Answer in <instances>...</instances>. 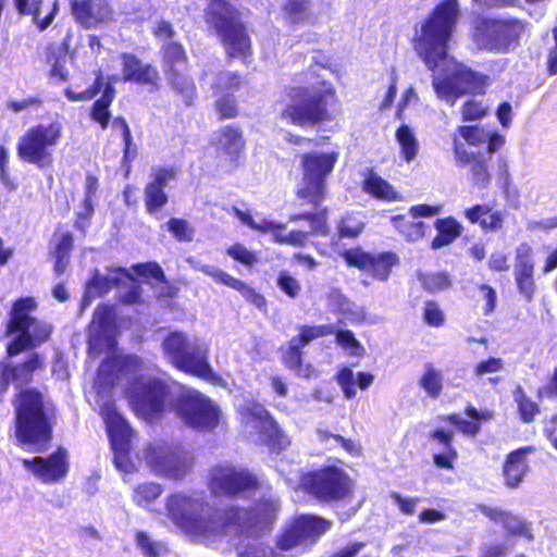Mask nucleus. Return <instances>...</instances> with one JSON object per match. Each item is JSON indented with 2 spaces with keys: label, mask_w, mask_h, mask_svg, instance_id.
<instances>
[{
  "label": "nucleus",
  "mask_w": 557,
  "mask_h": 557,
  "mask_svg": "<svg viewBox=\"0 0 557 557\" xmlns=\"http://www.w3.org/2000/svg\"><path fill=\"white\" fill-rule=\"evenodd\" d=\"M72 10L75 18L87 28L108 22L112 17V11L106 0H74Z\"/></svg>",
  "instance_id": "obj_25"
},
{
  "label": "nucleus",
  "mask_w": 557,
  "mask_h": 557,
  "mask_svg": "<svg viewBox=\"0 0 557 557\" xmlns=\"http://www.w3.org/2000/svg\"><path fill=\"white\" fill-rule=\"evenodd\" d=\"M336 342L351 356H360L363 351L362 346L351 331H338L336 333Z\"/></svg>",
  "instance_id": "obj_57"
},
{
  "label": "nucleus",
  "mask_w": 557,
  "mask_h": 557,
  "mask_svg": "<svg viewBox=\"0 0 557 557\" xmlns=\"http://www.w3.org/2000/svg\"><path fill=\"white\" fill-rule=\"evenodd\" d=\"M288 98L289 102L281 112L283 120L306 126L333 119L329 106L335 99V90L331 84L323 82L319 86L292 88Z\"/></svg>",
  "instance_id": "obj_4"
},
{
  "label": "nucleus",
  "mask_w": 557,
  "mask_h": 557,
  "mask_svg": "<svg viewBox=\"0 0 557 557\" xmlns=\"http://www.w3.org/2000/svg\"><path fill=\"white\" fill-rule=\"evenodd\" d=\"M364 227V223L362 221L361 214H347L344 216L339 224V235L341 237H349L354 238L358 236Z\"/></svg>",
  "instance_id": "obj_52"
},
{
  "label": "nucleus",
  "mask_w": 557,
  "mask_h": 557,
  "mask_svg": "<svg viewBox=\"0 0 557 557\" xmlns=\"http://www.w3.org/2000/svg\"><path fill=\"white\" fill-rule=\"evenodd\" d=\"M457 14L456 0H446L438 4L422 24L414 45L417 53L430 70L453 65L450 74L443 77L433 75L432 82L437 97L450 106H454L461 95L476 91L482 85L480 75L448 59L447 44L456 24Z\"/></svg>",
  "instance_id": "obj_2"
},
{
  "label": "nucleus",
  "mask_w": 557,
  "mask_h": 557,
  "mask_svg": "<svg viewBox=\"0 0 557 557\" xmlns=\"http://www.w3.org/2000/svg\"><path fill=\"white\" fill-rule=\"evenodd\" d=\"M162 493L161 486L157 483H145L139 485L135 490L134 499L139 506H145L146 504L158 498Z\"/></svg>",
  "instance_id": "obj_56"
},
{
  "label": "nucleus",
  "mask_w": 557,
  "mask_h": 557,
  "mask_svg": "<svg viewBox=\"0 0 557 557\" xmlns=\"http://www.w3.org/2000/svg\"><path fill=\"white\" fill-rule=\"evenodd\" d=\"M437 235L431 243L432 249H440L454 243L462 233V225L453 216L437 219L434 223Z\"/></svg>",
  "instance_id": "obj_34"
},
{
  "label": "nucleus",
  "mask_w": 557,
  "mask_h": 557,
  "mask_svg": "<svg viewBox=\"0 0 557 557\" xmlns=\"http://www.w3.org/2000/svg\"><path fill=\"white\" fill-rule=\"evenodd\" d=\"M215 274L219 275L216 282L238 290L246 298H252L253 302L257 306H261L264 302L263 297L256 294L255 290L251 287H249L245 282L231 276L228 273L224 271L216 272Z\"/></svg>",
  "instance_id": "obj_48"
},
{
  "label": "nucleus",
  "mask_w": 557,
  "mask_h": 557,
  "mask_svg": "<svg viewBox=\"0 0 557 557\" xmlns=\"http://www.w3.org/2000/svg\"><path fill=\"white\" fill-rule=\"evenodd\" d=\"M216 149L221 157H225L230 168H235L243 156L245 140L239 129L224 126L216 135Z\"/></svg>",
  "instance_id": "obj_28"
},
{
  "label": "nucleus",
  "mask_w": 557,
  "mask_h": 557,
  "mask_svg": "<svg viewBox=\"0 0 557 557\" xmlns=\"http://www.w3.org/2000/svg\"><path fill=\"white\" fill-rule=\"evenodd\" d=\"M101 77L98 76L92 87L87 88L81 92H75L72 89H65V95L71 101H86L92 99L101 89Z\"/></svg>",
  "instance_id": "obj_61"
},
{
  "label": "nucleus",
  "mask_w": 557,
  "mask_h": 557,
  "mask_svg": "<svg viewBox=\"0 0 557 557\" xmlns=\"http://www.w3.org/2000/svg\"><path fill=\"white\" fill-rule=\"evenodd\" d=\"M487 108L482 102L469 100L462 107V116L465 121H474L483 117Z\"/></svg>",
  "instance_id": "obj_62"
},
{
  "label": "nucleus",
  "mask_w": 557,
  "mask_h": 557,
  "mask_svg": "<svg viewBox=\"0 0 557 557\" xmlns=\"http://www.w3.org/2000/svg\"><path fill=\"white\" fill-rule=\"evenodd\" d=\"M211 74L203 71L201 81L209 84L216 94L220 92H234L242 86V77L232 72H221L214 78H210Z\"/></svg>",
  "instance_id": "obj_36"
},
{
  "label": "nucleus",
  "mask_w": 557,
  "mask_h": 557,
  "mask_svg": "<svg viewBox=\"0 0 557 557\" xmlns=\"http://www.w3.org/2000/svg\"><path fill=\"white\" fill-rule=\"evenodd\" d=\"M168 230L178 242L189 243L194 239L195 230L190 223L184 219L171 218L168 223Z\"/></svg>",
  "instance_id": "obj_51"
},
{
  "label": "nucleus",
  "mask_w": 557,
  "mask_h": 557,
  "mask_svg": "<svg viewBox=\"0 0 557 557\" xmlns=\"http://www.w3.org/2000/svg\"><path fill=\"white\" fill-rule=\"evenodd\" d=\"M206 21L215 29L231 58L245 60L250 54V38L238 21L236 11L227 2L211 0Z\"/></svg>",
  "instance_id": "obj_5"
},
{
  "label": "nucleus",
  "mask_w": 557,
  "mask_h": 557,
  "mask_svg": "<svg viewBox=\"0 0 557 557\" xmlns=\"http://www.w3.org/2000/svg\"><path fill=\"white\" fill-rule=\"evenodd\" d=\"M363 190L375 198L393 201L398 200V194L393 186L377 174L370 172L363 181Z\"/></svg>",
  "instance_id": "obj_37"
},
{
  "label": "nucleus",
  "mask_w": 557,
  "mask_h": 557,
  "mask_svg": "<svg viewBox=\"0 0 557 557\" xmlns=\"http://www.w3.org/2000/svg\"><path fill=\"white\" fill-rule=\"evenodd\" d=\"M239 414L246 431L258 434L261 442L273 438L277 433V425L265 408L256 401L247 400L239 407Z\"/></svg>",
  "instance_id": "obj_20"
},
{
  "label": "nucleus",
  "mask_w": 557,
  "mask_h": 557,
  "mask_svg": "<svg viewBox=\"0 0 557 557\" xmlns=\"http://www.w3.org/2000/svg\"><path fill=\"white\" fill-rule=\"evenodd\" d=\"M122 74L125 82H134L140 85L158 86L159 71L151 64H144L134 54L122 55Z\"/></svg>",
  "instance_id": "obj_27"
},
{
  "label": "nucleus",
  "mask_w": 557,
  "mask_h": 557,
  "mask_svg": "<svg viewBox=\"0 0 557 557\" xmlns=\"http://www.w3.org/2000/svg\"><path fill=\"white\" fill-rule=\"evenodd\" d=\"M236 553L238 557H278L273 548L257 539L240 542Z\"/></svg>",
  "instance_id": "obj_44"
},
{
  "label": "nucleus",
  "mask_w": 557,
  "mask_h": 557,
  "mask_svg": "<svg viewBox=\"0 0 557 557\" xmlns=\"http://www.w3.org/2000/svg\"><path fill=\"white\" fill-rule=\"evenodd\" d=\"M123 276L119 273V269L112 271L109 275H101L96 272L86 287V293L83 297V308L88 307L91 298L107 294L113 287H119L122 284Z\"/></svg>",
  "instance_id": "obj_32"
},
{
  "label": "nucleus",
  "mask_w": 557,
  "mask_h": 557,
  "mask_svg": "<svg viewBox=\"0 0 557 557\" xmlns=\"http://www.w3.org/2000/svg\"><path fill=\"white\" fill-rule=\"evenodd\" d=\"M127 394L135 412L148 419L165 409L170 401L171 387L160 379L138 380L132 384Z\"/></svg>",
  "instance_id": "obj_13"
},
{
  "label": "nucleus",
  "mask_w": 557,
  "mask_h": 557,
  "mask_svg": "<svg viewBox=\"0 0 557 557\" xmlns=\"http://www.w3.org/2000/svg\"><path fill=\"white\" fill-rule=\"evenodd\" d=\"M533 451L532 447H524L511 451L504 463L503 476L505 485L509 488H517L529 471L527 456Z\"/></svg>",
  "instance_id": "obj_29"
},
{
  "label": "nucleus",
  "mask_w": 557,
  "mask_h": 557,
  "mask_svg": "<svg viewBox=\"0 0 557 557\" xmlns=\"http://www.w3.org/2000/svg\"><path fill=\"white\" fill-rule=\"evenodd\" d=\"M15 434L23 446H34L36 451L46 448L51 440V425L45 411L40 393L22 391L15 401Z\"/></svg>",
  "instance_id": "obj_3"
},
{
  "label": "nucleus",
  "mask_w": 557,
  "mask_h": 557,
  "mask_svg": "<svg viewBox=\"0 0 557 557\" xmlns=\"http://www.w3.org/2000/svg\"><path fill=\"white\" fill-rule=\"evenodd\" d=\"M332 522L319 516H301L286 530L277 543V548L289 550L299 545L313 543L331 529Z\"/></svg>",
  "instance_id": "obj_17"
},
{
  "label": "nucleus",
  "mask_w": 557,
  "mask_h": 557,
  "mask_svg": "<svg viewBox=\"0 0 557 557\" xmlns=\"http://www.w3.org/2000/svg\"><path fill=\"white\" fill-rule=\"evenodd\" d=\"M418 280L425 290L436 293L449 287L450 280L446 273H418Z\"/></svg>",
  "instance_id": "obj_49"
},
{
  "label": "nucleus",
  "mask_w": 557,
  "mask_h": 557,
  "mask_svg": "<svg viewBox=\"0 0 557 557\" xmlns=\"http://www.w3.org/2000/svg\"><path fill=\"white\" fill-rule=\"evenodd\" d=\"M166 509L170 519L185 534L208 544L231 524L251 535L269 529L278 510V502L269 497L259 500L251 509L231 508L222 519L200 494L178 493L169 497Z\"/></svg>",
  "instance_id": "obj_1"
},
{
  "label": "nucleus",
  "mask_w": 557,
  "mask_h": 557,
  "mask_svg": "<svg viewBox=\"0 0 557 557\" xmlns=\"http://www.w3.org/2000/svg\"><path fill=\"white\" fill-rule=\"evenodd\" d=\"M481 512L492 521L502 524L506 532L511 536L523 537L532 542L534 536L531 523L527 522L520 516L506 511L497 507L483 506Z\"/></svg>",
  "instance_id": "obj_26"
},
{
  "label": "nucleus",
  "mask_w": 557,
  "mask_h": 557,
  "mask_svg": "<svg viewBox=\"0 0 557 557\" xmlns=\"http://www.w3.org/2000/svg\"><path fill=\"white\" fill-rule=\"evenodd\" d=\"M175 171L165 168H152L150 181L144 188V202L149 214L154 215L168 203L169 197L165 193L168 184L174 180Z\"/></svg>",
  "instance_id": "obj_21"
},
{
  "label": "nucleus",
  "mask_w": 557,
  "mask_h": 557,
  "mask_svg": "<svg viewBox=\"0 0 557 557\" xmlns=\"http://www.w3.org/2000/svg\"><path fill=\"white\" fill-rule=\"evenodd\" d=\"M41 360L38 354H33L28 360L22 364L11 368L12 382L20 387L32 380L33 372L39 368Z\"/></svg>",
  "instance_id": "obj_46"
},
{
  "label": "nucleus",
  "mask_w": 557,
  "mask_h": 557,
  "mask_svg": "<svg viewBox=\"0 0 557 557\" xmlns=\"http://www.w3.org/2000/svg\"><path fill=\"white\" fill-rule=\"evenodd\" d=\"M161 52L162 69L168 83L182 96L187 106H191L196 98V88L187 75L188 58L184 47L176 41H164Z\"/></svg>",
  "instance_id": "obj_12"
},
{
  "label": "nucleus",
  "mask_w": 557,
  "mask_h": 557,
  "mask_svg": "<svg viewBox=\"0 0 557 557\" xmlns=\"http://www.w3.org/2000/svg\"><path fill=\"white\" fill-rule=\"evenodd\" d=\"M337 159V152L313 151L302 154V178L297 190L298 198L319 206L324 198L326 177L332 173Z\"/></svg>",
  "instance_id": "obj_9"
},
{
  "label": "nucleus",
  "mask_w": 557,
  "mask_h": 557,
  "mask_svg": "<svg viewBox=\"0 0 557 557\" xmlns=\"http://www.w3.org/2000/svg\"><path fill=\"white\" fill-rule=\"evenodd\" d=\"M458 133L470 146L479 147L488 139V131L480 126H459Z\"/></svg>",
  "instance_id": "obj_53"
},
{
  "label": "nucleus",
  "mask_w": 557,
  "mask_h": 557,
  "mask_svg": "<svg viewBox=\"0 0 557 557\" xmlns=\"http://www.w3.org/2000/svg\"><path fill=\"white\" fill-rule=\"evenodd\" d=\"M299 341L289 342L288 349L284 355L285 366L294 371L298 376L310 379L312 376H317V370L311 366H302L301 361V348L298 346Z\"/></svg>",
  "instance_id": "obj_39"
},
{
  "label": "nucleus",
  "mask_w": 557,
  "mask_h": 557,
  "mask_svg": "<svg viewBox=\"0 0 557 557\" xmlns=\"http://www.w3.org/2000/svg\"><path fill=\"white\" fill-rule=\"evenodd\" d=\"M169 361L178 370L209 379L213 370L209 364V345L198 338L189 339L183 332H172L162 344Z\"/></svg>",
  "instance_id": "obj_6"
},
{
  "label": "nucleus",
  "mask_w": 557,
  "mask_h": 557,
  "mask_svg": "<svg viewBox=\"0 0 557 557\" xmlns=\"http://www.w3.org/2000/svg\"><path fill=\"white\" fill-rule=\"evenodd\" d=\"M419 385L431 398H437L443 389V374L432 363L424 364V373L419 381Z\"/></svg>",
  "instance_id": "obj_42"
},
{
  "label": "nucleus",
  "mask_w": 557,
  "mask_h": 557,
  "mask_svg": "<svg viewBox=\"0 0 557 557\" xmlns=\"http://www.w3.org/2000/svg\"><path fill=\"white\" fill-rule=\"evenodd\" d=\"M277 286L289 297L296 298L301 290L300 283L287 271H282L277 278Z\"/></svg>",
  "instance_id": "obj_59"
},
{
  "label": "nucleus",
  "mask_w": 557,
  "mask_h": 557,
  "mask_svg": "<svg viewBox=\"0 0 557 557\" xmlns=\"http://www.w3.org/2000/svg\"><path fill=\"white\" fill-rule=\"evenodd\" d=\"M22 463L26 470L45 483L55 482L67 472L66 451L61 448L47 458L22 459Z\"/></svg>",
  "instance_id": "obj_22"
},
{
  "label": "nucleus",
  "mask_w": 557,
  "mask_h": 557,
  "mask_svg": "<svg viewBox=\"0 0 557 557\" xmlns=\"http://www.w3.org/2000/svg\"><path fill=\"white\" fill-rule=\"evenodd\" d=\"M393 225L408 242H417L424 236L425 224L406 220L401 215L392 218Z\"/></svg>",
  "instance_id": "obj_45"
},
{
  "label": "nucleus",
  "mask_w": 557,
  "mask_h": 557,
  "mask_svg": "<svg viewBox=\"0 0 557 557\" xmlns=\"http://www.w3.org/2000/svg\"><path fill=\"white\" fill-rule=\"evenodd\" d=\"M453 146L456 163L461 166L470 165L473 184L480 188H485L491 182L485 153L468 151L465 144L457 137H454Z\"/></svg>",
  "instance_id": "obj_23"
},
{
  "label": "nucleus",
  "mask_w": 557,
  "mask_h": 557,
  "mask_svg": "<svg viewBox=\"0 0 557 557\" xmlns=\"http://www.w3.org/2000/svg\"><path fill=\"white\" fill-rule=\"evenodd\" d=\"M17 11L21 14L33 15L34 21L38 24L40 30L46 29L53 21L58 11V2L52 3V10L40 20L41 0H14Z\"/></svg>",
  "instance_id": "obj_38"
},
{
  "label": "nucleus",
  "mask_w": 557,
  "mask_h": 557,
  "mask_svg": "<svg viewBox=\"0 0 557 557\" xmlns=\"http://www.w3.org/2000/svg\"><path fill=\"white\" fill-rule=\"evenodd\" d=\"M62 136L63 125L59 121L32 126L20 138L17 156L39 169L49 166L52 163L51 149L60 143Z\"/></svg>",
  "instance_id": "obj_8"
},
{
  "label": "nucleus",
  "mask_w": 557,
  "mask_h": 557,
  "mask_svg": "<svg viewBox=\"0 0 557 557\" xmlns=\"http://www.w3.org/2000/svg\"><path fill=\"white\" fill-rule=\"evenodd\" d=\"M357 374L354 373V371L347 367L343 368L336 376V381L338 385L341 386L344 396L347 399H351L356 396V382Z\"/></svg>",
  "instance_id": "obj_54"
},
{
  "label": "nucleus",
  "mask_w": 557,
  "mask_h": 557,
  "mask_svg": "<svg viewBox=\"0 0 557 557\" xmlns=\"http://www.w3.org/2000/svg\"><path fill=\"white\" fill-rule=\"evenodd\" d=\"M513 400L518 406L521 420L524 423L532 422L535 416L539 413V406L527 396L520 385H518L513 391Z\"/></svg>",
  "instance_id": "obj_47"
},
{
  "label": "nucleus",
  "mask_w": 557,
  "mask_h": 557,
  "mask_svg": "<svg viewBox=\"0 0 557 557\" xmlns=\"http://www.w3.org/2000/svg\"><path fill=\"white\" fill-rule=\"evenodd\" d=\"M301 488L320 502L331 503L347 498L352 493V481L337 467H325L307 472L300 480Z\"/></svg>",
  "instance_id": "obj_11"
},
{
  "label": "nucleus",
  "mask_w": 557,
  "mask_h": 557,
  "mask_svg": "<svg viewBox=\"0 0 557 557\" xmlns=\"http://www.w3.org/2000/svg\"><path fill=\"white\" fill-rule=\"evenodd\" d=\"M210 487L214 495L249 497L257 494L258 481L246 469L219 466L211 471Z\"/></svg>",
  "instance_id": "obj_15"
},
{
  "label": "nucleus",
  "mask_w": 557,
  "mask_h": 557,
  "mask_svg": "<svg viewBox=\"0 0 557 557\" xmlns=\"http://www.w3.org/2000/svg\"><path fill=\"white\" fill-rule=\"evenodd\" d=\"M345 260L349 265L368 271L380 281H386L393 267L398 263V257L394 252L369 253L361 250H348Z\"/></svg>",
  "instance_id": "obj_19"
},
{
  "label": "nucleus",
  "mask_w": 557,
  "mask_h": 557,
  "mask_svg": "<svg viewBox=\"0 0 557 557\" xmlns=\"http://www.w3.org/2000/svg\"><path fill=\"white\" fill-rule=\"evenodd\" d=\"M115 311L111 306H100L96 309L88 334L89 355H98L102 349L101 337L106 336L109 344L108 333L114 325Z\"/></svg>",
  "instance_id": "obj_24"
},
{
  "label": "nucleus",
  "mask_w": 557,
  "mask_h": 557,
  "mask_svg": "<svg viewBox=\"0 0 557 557\" xmlns=\"http://www.w3.org/2000/svg\"><path fill=\"white\" fill-rule=\"evenodd\" d=\"M524 28V23L517 18L485 21L476 26L473 40L481 50L508 53L520 45Z\"/></svg>",
  "instance_id": "obj_10"
},
{
  "label": "nucleus",
  "mask_w": 557,
  "mask_h": 557,
  "mask_svg": "<svg viewBox=\"0 0 557 557\" xmlns=\"http://www.w3.org/2000/svg\"><path fill=\"white\" fill-rule=\"evenodd\" d=\"M466 414L473 421L462 419L457 414L447 416L444 418V420L454 424L463 434L473 436L476 435L480 431L479 421L482 419H488L490 417L488 413L480 412L478 409L471 406L466 409Z\"/></svg>",
  "instance_id": "obj_40"
},
{
  "label": "nucleus",
  "mask_w": 557,
  "mask_h": 557,
  "mask_svg": "<svg viewBox=\"0 0 557 557\" xmlns=\"http://www.w3.org/2000/svg\"><path fill=\"white\" fill-rule=\"evenodd\" d=\"M309 0H287L285 12L290 23L302 21L308 8Z\"/></svg>",
  "instance_id": "obj_60"
},
{
  "label": "nucleus",
  "mask_w": 557,
  "mask_h": 557,
  "mask_svg": "<svg viewBox=\"0 0 557 557\" xmlns=\"http://www.w3.org/2000/svg\"><path fill=\"white\" fill-rule=\"evenodd\" d=\"M145 460L154 473L175 480L184 478L193 466L187 451L168 446H150Z\"/></svg>",
  "instance_id": "obj_16"
},
{
  "label": "nucleus",
  "mask_w": 557,
  "mask_h": 557,
  "mask_svg": "<svg viewBox=\"0 0 557 557\" xmlns=\"http://www.w3.org/2000/svg\"><path fill=\"white\" fill-rule=\"evenodd\" d=\"M396 140L400 146L403 159L408 163L411 162L419 151V143L413 131L407 125H401L396 131Z\"/></svg>",
  "instance_id": "obj_41"
},
{
  "label": "nucleus",
  "mask_w": 557,
  "mask_h": 557,
  "mask_svg": "<svg viewBox=\"0 0 557 557\" xmlns=\"http://www.w3.org/2000/svg\"><path fill=\"white\" fill-rule=\"evenodd\" d=\"M111 445L114 450V463L122 469V461L131 448L133 431L127 421L116 411L113 404L107 403L101 407Z\"/></svg>",
  "instance_id": "obj_18"
},
{
  "label": "nucleus",
  "mask_w": 557,
  "mask_h": 557,
  "mask_svg": "<svg viewBox=\"0 0 557 557\" xmlns=\"http://www.w3.org/2000/svg\"><path fill=\"white\" fill-rule=\"evenodd\" d=\"M176 412L184 422L196 430H212L220 421V408L208 397L195 389L181 394Z\"/></svg>",
  "instance_id": "obj_14"
},
{
  "label": "nucleus",
  "mask_w": 557,
  "mask_h": 557,
  "mask_svg": "<svg viewBox=\"0 0 557 557\" xmlns=\"http://www.w3.org/2000/svg\"><path fill=\"white\" fill-rule=\"evenodd\" d=\"M138 364L139 359L136 356L108 359L98 369L97 382L113 386L124 370L136 369Z\"/></svg>",
  "instance_id": "obj_31"
},
{
  "label": "nucleus",
  "mask_w": 557,
  "mask_h": 557,
  "mask_svg": "<svg viewBox=\"0 0 557 557\" xmlns=\"http://www.w3.org/2000/svg\"><path fill=\"white\" fill-rule=\"evenodd\" d=\"M134 270L138 275L151 277L158 282H163L165 278L163 270L154 262L137 264L134 267Z\"/></svg>",
  "instance_id": "obj_63"
},
{
  "label": "nucleus",
  "mask_w": 557,
  "mask_h": 557,
  "mask_svg": "<svg viewBox=\"0 0 557 557\" xmlns=\"http://www.w3.org/2000/svg\"><path fill=\"white\" fill-rule=\"evenodd\" d=\"M136 544L146 557H159L163 546L160 543L153 542L146 532H138L136 534Z\"/></svg>",
  "instance_id": "obj_58"
},
{
  "label": "nucleus",
  "mask_w": 557,
  "mask_h": 557,
  "mask_svg": "<svg viewBox=\"0 0 557 557\" xmlns=\"http://www.w3.org/2000/svg\"><path fill=\"white\" fill-rule=\"evenodd\" d=\"M119 273L123 276L121 285L126 287L125 292L120 293V300L127 305L138 302L141 296V287L133 280L125 269L120 268Z\"/></svg>",
  "instance_id": "obj_50"
},
{
  "label": "nucleus",
  "mask_w": 557,
  "mask_h": 557,
  "mask_svg": "<svg viewBox=\"0 0 557 557\" xmlns=\"http://www.w3.org/2000/svg\"><path fill=\"white\" fill-rule=\"evenodd\" d=\"M533 268L531 247L528 244H521L517 249L515 275L519 290L529 299L534 292Z\"/></svg>",
  "instance_id": "obj_30"
},
{
  "label": "nucleus",
  "mask_w": 557,
  "mask_h": 557,
  "mask_svg": "<svg viewBox=\"0 0 557 557\" xmlns=\"http://www.w3.org/2000/svg\"><path fill=\"white\" fill-rule=\"evenodd\" d=\"M299 219H306L310 222V231H290L286 234L285 244L295 247L305 246L308 240L309 234L324 233L325 232V220L323 216L314 213H301L294 214L290 216V221H297Z\"/></svg>",
  "instance_id": "obj_33"
},
{
  "label": "nucleus",
  "mask_w": 557,
  "mask_h": 557,
  "mask_svg": "<svg viewBox=\"0 0 557 557\" xmlns=\"http://www.w3.org/2000/svg\"><path fill=\"white\" fill-rule=\"evenodd\" d=\"M431 438L437 441L443 447V451L434 455V463L444 469H451L453 461L457 458V451L451 446L454 433L451 431L436 430L431 434Z\"/></svg>",
  "instance_id": "obj_35"
},
{
  "label": "nucleus",
  "mask_w": 557,
  "mask_h": 557,
  "mask_svg": "<svg viewBox=\"0 0 557 557\" xmlns=\"http://www.w3.org/2000/svg\"><path fill=\"white\" fill-rule=\"evenodd\" d=\"M504 362L500 358L491 357L487 360L479 362L474 368V374L476 376H483L488 373H496L502 371Z\"/></svg>",
  "instance_id": "obj_64"
},
{
  "label": "nucleus",
  "mask_w": 557,
  "mask_h": 557,
  "mask_svg": "<svg viewBox=\"0 0 557 557\" xmlns=\"http://www.w3.org/2000/svg\"><path fill=\"white\" fill-rule=\"evenodd\" d=\"M73 236L71 233L65 232L61 234L60 239L54 249V272L58 276L62 275L69 263H70V253L73 249Z\"/></svg>",
  "instance_id": "obj_43"
},
{
  "label": "nucleus",
  "mask_w": 557,
  "mask_h": 557,
  "mask_svg": "<svg viewBox=\"0 0 557 557\" xmlns=\"http://www.w3.org/2000/svg\"><path fill=\"white\" fill-rule=\"evenodd\" d=\"M35 307L36 304L33 298H22L13 305L7 333L10 335L16 334V336L8 344V355L10 357L35 347L49 338L52 331L51 325L38 322L29 315Z\"/></svg>",
  "instance_id": "obj_7"
},
{
  "label": "nucleus",
  "mask_w": 557,
  "mask_h": 557,
  "mask_svg": "<svg viewBox=\"0 0 557 557\" xmlns=\"http://www.w3.org/2000/svg\"><path fill=\"white\" fill-rule=\"evenodd\" d=\"M333 330L330 325L304 326L299 336L293 337L292 341H299L298 346L305 347L313 339L331 334Z\"/></svg>",
  "instance_id": "obj_55"
}]
</instances>
